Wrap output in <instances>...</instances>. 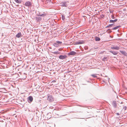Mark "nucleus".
I'll return each instance as SVG.
<instances>
[{
    "label": "nucleus",
    "mask_w": 127,
    "mask_h": 127,
    "mask_svg": "<svg viewBox=\"0 0 127 127\" xmlns=\"http://www.w3.org/2000/svg\"><path fill=\"white\" fill-rule=\"evenodd\" d=\"M56 80H53V81H52V82H54H54H56Z\"/></svg>",
    "instance_id": "b1692460"
},
{
    "label": "nucleus",
    "mask_w": 127,
    "mask_h": 127,
    "mask_svg": "<svg viewBox=\"0 0 127 127\" xmlns=\"http://www.w3.org/2000/svg\"><path fill=\"white\" fill-rule=\"evenodd\" d=\"M36 19L37 21H39L41 20V18L40 17H37L35 18Z\"/></svg>",
    "instance_id": "9b49d317"
},
{
    "label": "nucleus",
    "mask_w": 127,
    "mask_h": 127,
    "mask_svg": "<svg viewBox=\"0 0 127 127\" xmlns=\"http://www.w3.org/2000/svg\"><path fill=\"white\" fill-rule=\"evenodd\" d=\"M110 52L112 53L114 55H116L118 54L117 52H116L115 51H110Z\"/></svg>",
    "instance_id": "4468645a"
},
{
    "label": "nucleus",
    "mask_w": 127,
    "mask_h": 127,
    "mask_svg": "<svg viewBox=\"0 0 127 127\" xmlns=\"http://www.w3.org/2000/svg\"><path fill=\"white\" fill-rule=\"evenodd\" d=\"M76 54V53L74 51H71L68 54L72 55H74Z\"/></svg>",
    "instance_id": "0eeeda50"
},
{
    "label": "nucleus",
    "mask_w": 127,
    "mask_h": 127,
    "mask_svg": "<svg viewBox=\"0 0 127 127\" xmlns=\"http://www.w3.org/2000/svg\"><path fill=\"white\" fill-rule=\"evenodd\" d=\"M53 53L55 54H59V53L58 52H54Z\"/></svg>",
    "instance_id": "4be33fe9"
},
{
    "label": "nucleus",
    "mask_w": 127,
    "mask_h": 127,
    "mask_svg": "<svg viewBox=\"0 0 127 127\" xmlns=\"http://www.w3.org/2000/svg\"><path fill=\"white\" fill-rule=\"evenodd\" d=\"M112 104L114 107H116L117 106V105L116 102L115 101H113L112 103Z\"/></svg>",
    "instance_id": "9d476101"
},
{
    "label": "nucleus",
    "mask_w": 127,
    "mask_h": 127,
    "mask_svg": "<svg viewBox=\"0 0 127 127\" xmlns=\"http://www.w3.org/2000/svg\"><path fill=\"white\" fill-rule=\"evenodd\" d=\"M117 21V19H116L114 20H110L109 22L110 23H114L115 22H116Z\"/></svg>",
    "instance_id": "ddd939ff"
},
{
    "label": "nucleus",
    "mask_w": 127,
    "mask_h": 127,
    "mask_svg": "<svg viewBox=\"0 0 127 127\" xmlns=\"http://www.w3.org/2000/svg\"><path fill=\"white\" fill-rule=\"evenodd\" d=\"M67 58V56L66 55H60L59 57V58L60 59H64L66 58Z\"/></svg>",
    "instance_id": "7ed1b4c3"
},
{
    "label": "nucleus",
    "mask_w": 127,
    "mask_h": 127,
    "mask_svg": "<svg viewBox=\"0 0 127 127\" xmlns=\"http://www.w3.org/2000/svg\"><path fill=\"white\" fill-rule=\"evenodd\" d=\"M111 18H112L114 19V16L113 15H112L111 16Z\"/></svg>",
    "instance_id": "5701e85b"
},
{
    "label": "nucleus",
    "mask_w": 127,
    "mask_h": 127,
    "mask_svg": "<svg viewBox=\"0 0 127 127\" xmlns=\"http://www.w3.org/2000/svg\"><path fill=\"white\" fill-rule=\"evenodd\" d=\"M95 40L96 41H99L100 40V38L98 37H95Z\"/></svg>",
    "instance_id": "dca6fc26"
},
{
    "label": "nucleus",
    "mask_w": 127,
    "mask_h": 127,
    "mask_svg": "<svg viewBox=\"0 0 127 127\" xmlns=\"http://www.w3.org/2000/svg\"><path fill=\"white\" fill-rule=\"evenodd\" d=\"M61 6L63 7H66L67 6V4L65 2H63L61 3Z\"/></svg>",
    "instance_id": "423d86ee"
},
{
    "label": "nucleus",
    "mask_w": 127,
    "mask_h": 127,
    "mask_svg": "<svg viewBox=\"0 0 127 127\" xmlns=\"http://www.w3.org/2000/svg\"><path fill=\"white\" fill-rule=\"evenodd\" d=\"M120 52H121L125 56H127V53L125 51H120Z\"/></svg>",
    "instance_id": "6e6552de"
},
{
    "label": "nucleus",
    "mask_w": 127,
    "mask_h": 127,
    "mask_svg": "<svg viewBox=\"0 0 127 127\" xmlns=\"http://www.w3.org/2000/svg\"><path fill=\"white\" fill-rule=\"evenodd\" d=\"M111 48L112 49H115L118 50L119 49V47L118 46H113L111 47Z\"/></svg>",
    "instance_id": "39448f33"
},
{
    "label": "nucleus",
    "mask_w": 127,
    "mask_h": 127,
    "mask_svg": "<svg viewBox=\"0 0 127 127\" xmlns=\"http://www.w3.org/2000/svg\"><path fill=\"white\" fill-rule=\"evenodd\" d=\"M47 99L49 101L52 102L54 101V99L52 96L51 95L48 96Z\"/></svg>",
    "instance_id": "f03ea898"
},
{
    "label": "nucleus",
    "mask_w": 127,
    "mask_h": 127,
    "mask_svg": "<svg viewBox=\"0 0 127 127\" xmlns=\"http://www.w3.org/2000/svg\"><path fill=\"white\" fill-rule=\"evenodd\" d=\"M56 42L58 44H61L62 43V42H60L59 41H56Z\"/></svg>",
    "instance_id": "6ab92c4d"
},
{
    "label": "nucleus",
    "mask_w": 127,
    "mask_h": 127,
    "mask_svg": "<svg viewBox=\"0 0 127 127\" xmlns=\"http://www.w3.org/2000/svg\"><path fill=\"white\" fill-rule=\"evenodd\" d=\"M28 102H31L33 100L32 97L31 96H29L28 98Z\"/></svg>",
    "instance_id": "20e7f679"
},
{
    "label": "nucleus",
    "mask_w": 127,
    "mask_h": 127,
    "mask_svg": "<svg viewBox=\"0 0 127 127\" xmlns=\"http://www.w3.org/2000/svg\"><path fill=\"white\" fill-rule=\"evenodd\" d=\"M53 45L54 46L56 47H58V46H59V45L58 44H57L56 43H54L53 44Z\"/></svg>",
    "instance_id": "a211bd4d"
},
{
    "label": "nucleus",
    "mask_w": 127,
    "mask_h": 127,
    "mask_svg": "<svg viewBox=\"0 0 127 127\" xmlns=\"http://www.w3.org/2000/svg\"><path fill=\"white\" fill-rule=\"evenodd\" d=\"M113 25V24H111V25H109V26H107V27H112V26Z\"/></svg>",
    "instance_id": "412c9836"
},
{
    "label": "nucleus",
    "mask_w": 127,
    "mask_h": 127,
    "mask_svg": "<svg viewBox=\"0 0 127 127\" xmlns=\"http://www.w3.org/2000/svg\"><path fill=\"white\" fill-rule=\"evenodd\" d=\"M25 5L27 6L31 7L32 5V2L29 1H27L25 2Z\"/></svg>",
    "instance_id": "f257e3e1"
},
{
    "label": "nucleus",
    "mask_w": 127,
    "mask_h": 127,
    "mask_svg": "<svg viewBox=\"0 0 127 127\" xmlns=\"http://www.w3.org/2000/svg\"><path fill=\"white\" fill-rule=\"evenodd\" d=\"M21 36H22V35L21 32L19 33L16 35V37L17 38H19Z\"/></svg>",
    "instance_id": "1a4fd4ad"
},
{
    "label": "nucleus",
    "mask_w": 127,
    "mask_h": 127,
    "mask_svg": "<svg viewBox=\"0 0 127 127\" xmlns=\"http://www.w3.org/2000/svg\"><path fill=\"white\" fill-rule=\"evenodd\" d=\"M91 76L94 77H96V76L95 74H92V75H91Z\"/></svg>",
    "instance_id": "aec40b11"
},
{
    "label": "nucleus",
    "mask_w": 127,
    "mask_h": 127,
    "mask_svg": "<svg viewBox=\"0 0 127 127\" xmlns=\"http://www.w3.org/2000/svg\"><path fill=\"white\" fill-rule=\"evenodd\" d=\"M120 27V26H117L116 27H114V28H113L112 29V30H115L117 29H118Z\"/></svg>",
    "instance_id": "f3484780"
},
{
    "label": "nucleus",
    "mask_w": 127,
    "mask_h": 127,
    "mask_svg": "<svg viewBox=\"0 0 127 127\" xmlns=\"http://www.w3.org/2000/svg\"><path fill=\"white\" fill-rule=\"evenodd\" d=\"M50 48L51 49V48Z\"/></svg>",
    "instance_id": "a878e982"
},
{
    "label": "nucleus",
    "mask_w": 127,
    "mask_h": 127,
    "mask_svg": "<svg viewBox=\"0 0 127 127\" xmlns=\"http://www.w3.org/2000/svg\"><path fill=\"white\" fill-rule=\"evenodd\" d=\"M14 0L16 2L18 3H20L21 2V0Z\"/></svg>",
    "instance_id": "2eb2a0df"
},
{
    "label": "nucleus",
    "mask_w": 127,
    "mask_h": 127,
    "mask_svg": "<svg viewBox=\"0 0 127 127\" xmlns=\"http://www.w3.org/2000/svg\"><path fill=\"white\" fill-rule=\"evenodd\" d=\"M84 43V41H82L80 42H76V44H81Z\"/></svg>",
    "instance_id": "f8f14e48"
},
{
    "label": "nucleus",
    "mask_w": 127,
    "mask_h": 127,
    "mask_svg": "<svg viewBox=\"0 0 127 127\" xmlns=\"http://www.w3.org/2000/svg\"><path fill=\"white\" fill-rule=\"evenodd\" d=\"M62 19H63V20H64V17H62Z\"/></svg>",
    "instance_id": "393cba45"
}]
</instances>
